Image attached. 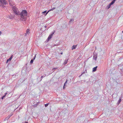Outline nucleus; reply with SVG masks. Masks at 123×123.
Wrapping results in <instances>:
<instances>
[{"label": "nucleus", "mask_w": 123, "mask_h": 123, "mask_svg": "<svg viewBox=\"0 0 123 123\" xmlns=\"http://www.w3.org/2000/svg\"><path fill=\"white\" fill-rule=\"evenodd\" d=\"M12 9L14 14L18 16V18L21 20L25 21L26 19L27 12L26 10H24L21 12H20L16 6L12 7Z\"/></svg>", "instance_id": "f257e3e1"}, {"label": "nucleus", "mask_w": 123, "mask_h": 123, "mask_svg": "<svg viewBox=\"0 0 123 123\" xmlns=\"http://www.w3.org/2000/svg\"><path fill=\"white\" fill-rule=\"evenodd\" d=\"M8 1L9 3L11 6H12L15 4L14 2L12 0H7Z\"/></svg>", "instance_id": "f03ea898"}, {"label": "nucleus", "mask_w": 123, "mask_h": 123, "mask_svg": "<svg viewBox=\"0 0 123 123\" xmlns=\"http://www.w3.org/2000/svg\"><path fill=\"white\" fill-rule=\"evenodd\" d=\"M1 3L3 5H6L7 4V2L6 0H0Z\"/></svg>", "instance_id": "7ed1b4c3"}, {"label": "nucleus", "mask_w": 123, "mask_h": 123, "mask_svg": "<svg viewBox=\"0 0 123 123\" xmlns=\"http://www.w3.org/2000/svg\"><path fill=\"white\" fill-rule=\"evenodd\" d=\"M8 18L10 19H13L14 18H15V16L14 14L13 15H12L11 14H10V15H9L8 16Z\"/></svg>", "instance_id": "20e7f679"}, {"label": "nucleus", "mask_w": 123, "mask_h": 123, "mask_svg": "<svg viewBox=\"0 0 123 123\" xmlns=\"http://www.w3.org/2000/svg\"><path fill=\"white\" fill-rule=\"evenodd\" d=\"M13 55H11L10 57L6 61V63H7L9 61L10 62L11 60L12 59V58Z\"/></svg>", "instance_id": "39448f33"}, {"label": "nucleus", "mask_w": 123, "mask_h": 123, "mask_svg": "<svg viewBox=\"0 0 123 123\" xmlns=\"http://www.w3.org/2000/svg\"><path fill=\"white\" fill-rule=\"evenodd\" d=\"M74 21V19L72 18L70 19V21L69 22V24L73 23Z\"/></svg>", "instance_id": "423d86ee"}, {"label": "nucleus", "mask_w": 123, "mask_h": 123, "mask_svg": "<svg viewBox=\"0 0 123 123\" xmlns=\"http://www.w3.org/2000/svg\"><path fill=\"white\" fill-rule=\"evenodd\" d=\"M98 67L96 66L95 67L93 68L92 69V71L95 72L97 70V68Z\"/></svg>", "instance_id": "0eeeda50"}, {"label": "nucleus", "mask_w": 123, "mask_h": 123, "mask_svg": "<svg viewBox=\"0 0 123 123\" xmlns=\"http://www.w3.org/2000/svg\"><path fill=\"white\" fill-rule=\"evenodd\" d=\"M29 30L28 29L26 31V33H25V36H26L27 34H28L29 33Z\"/></svg>", "instance_id": "6e6552de"}, {"label": "nucleus", "mask_w": 123, "mask_h": 123, "mask_svg": "<svg viewBox=\"0 0 123 123\" xmlns=\"http://www.w3.org/2000/svg\"><path fill=\"white\" fill-rule=\"evenodd\" d=\"M68 59H66L64 61V63H63V64L64 65H65L66 64H67L68 62Z\"/></svg>", "instance_id": "1a4fd4ad"}, {"label": "nucleus", "mask_w": 123, "mask_h": 123, "mask_svg": "<svg viewBox=\"0 0 123 123\" xmlns=\"http://www.w3.org/2000/svg\"><path fill=\"white\" fill-rule=\"evenodd\" d=\"M55 9V7H53V8H52L50 10H49L47 12L46 14V15L48 13V12L49 11H53Z\"/></svg>", "instance_id": "9d476101"}, {"label": "nucleus", "mask_w": 123, "mask_h": 123, "mask_svg": "<svg viewBox=\"0 0 123 123\" xmlns=\"http://www.w3.org/2000/svg\"><path fill=\"white\" fill-rule=\"evenodd\" d=\"M77 46V45H73L72 46V50H73L74 49H75L76 48Z\"/></svg>", "instance_id": "9b49d317"}, {"label": "nucleus", "mask_w": 123, "mask_h": 123, "mask_svg": "<svg viewBox=\"0 0 123 123\" xmlns=\"http://www.w3.org/2000/svg\"><path fill=\"white\" fill-rule=\"evenodd\" d=\"M116 0H113L110 3V4L111 5H112L114 4Z\"/></svg>", "instance_id": "f8f14e48"}, {"label": "nucleus", "mask_w": 123, "mask_h": 123, "mask_svg": "<svg viewBox=\"0 0 123 123\" xmlns=\"http://www.w3.org/2000/svg\"><path fill=\"white\" fill-rule=\"evenodd\" d=\"M52 37L51 36L49 35L48 38L47 40L49 41V40L52 38Z\"/></svg>", "instance_id": "ddd939ff"}, {"label": "nucleus", "mask_w": 123, "mask_h": 123, "mask_svg": "<svg viewBox=\"0 0 123 123\" xmlns=\"http://www.w3.org/2000/svg\"><path fill=\"white\" fill-rule=\"evenodd\" d=\"M67 82H68V80H67L65 82L64 84V86H63V89H64V88H65V86H66V85L67 83Z\"/></svg>", "instance_id": "4468645a"}, {"label": "nucleus", "mask_w": 123, "mask_h": 123, "mask_svg": "<svg viewBox=\"0 0 123 123\" xmlns=\"http://www.w3.org/2000/svg\"><path fill=\"white\" fill-rule=\"evenodd\" d=\"M121 101V98H120L118 102V105L120 103Z\"/></svg>", "instance_id": "2eb2a0df"}, {"label": "nucleus", "mask_w": 123, "mask_h": 123, "mask_svg": "<svg viewBox=\"0 0 123 123\" xmlns=\"http://www.w3.org/2000/svg\"><path fill=\"white\" fill-rule=\"evenodd\" d=\"M97 56H93V59L95 60H96L97 59Z\"/></svg>", "instance_id": "dca6fc26"}, {"label": "nucleus", "mask_w": 123, "mask_h": 123, "mask_svg": "<svg viewBox=\"0 0 123 123\" xmlns=\"http://www.w3.org/2000/svg\"><path fill=\"white\" fill-rule=\"evenodd\" d=\"M34 60L32 59H31L30 61V63L31 64L32 63H33V62Z\"/></svg>", "instance_id": "f3484780"}, {"label": "nucleus", "mask_w": 123, "mask_h": 123, "mask_svg": "<svg viewBox=\"0 0 123 123\" xmlns=\"http://www.w3.org/2000/svg\"><path fill=\"white\" fill-rule=\"evenodd\" d=\"M49 104V103L45 105V106L46 107L48 106Z\"/></svg>", "instance_id": "a211bd4d"}, {"label": "nucleus", "mask_w": 123, "mask_h": 123, "mask_svg": "<svg viewBox=\"0 0 123 123\" xmlns=\"http://www.w3.org/2000/svg\"><path fill=\"white\" fill-rule=\"evenodd\" d=\"M111 5L110 4L109 5L107 6L108 8H109L110 7Z\"/></svg>", "instance_id": "6ab92c4d"}, {"label": "nucleus", "mask_w": 123, "mask_h": 123, "mask_svg": "<svg viewBox=\"0 0 123 123\" xmlns=\"http://www.w3.org/2000/svg\"><path fill=\"white\" fill-rule=\"evenodd\" d=\"M6 95H3L1 98V99H3L5 97Z\"/></svg>", "instance_id": "aec40b11"}, {"label": "nucleus", "mask_w": 123, "mask_h": 123, "mask_svg": "<svg viewBox=\"0 0 123 123\" xmlns=\"http://www.w3.org/2000/svg\"><path fill=\"white\" fill-rule=\"evenodd\" d=\"M55 33V31H54V32H52V33L50 35L52 37L53 34H54Z\"/></svg>", "instance_id": "412c9836"}, {"label": "nucleus", "mask_w": 123, "mask_h": 123, "mask_svg": "<svg viewBox=\"0 0 123 123\" xmlns=\"http://www.w3.org/2000/svg\"><path fill=\"white\" fill-rule=\"evenodd\" d=\"M54 72V71H53V72H52L51 73H49V74H48L46 75H49V74H52L53 72ZM45 75H46V74H45Z\"/></svg>", "instance_id": "4be33fe9"}, {"label": "nucleus", "mask_w": 123, "mask_h": 123, "mask_svg": "<svg viewBox=\"0 0 123 123\" xmlns=\"http://www.w3.org/2000/svg\"><path fill=\"white\" fill-rule=\"evenodd\" d=\"M47 13V12L46 11H45L43 12V13H44V14L45 13H46V14Z\"/></svg>", "instance_id": "5701e85b"}, {"label": "nucleus", "mask_w": 123, "mask_h": 123, "mask_svg": "<svg viewBox=\"0 0 123 123\" xmlns=\"http://www.w3.org/2000/svg\"><path fill=\"white\" fill-rule=\"evenodd\" d=\"M36 55H35V56L34 57L33 59V60H34L36 58Z\"/></svg>", "instance_id": "b1692460"}, {"label": "nucleus", "mask_w": 123, "mask_h": 123, "mask_svg": "<svg viewBox=\"0 0 123 123\" xmlns=\"http://www.w3.org/2000/svg\"><path fill=\"white\" fill-rule=\"evenodd\" d=\"M12 115H9L8 117H8V119L9 118L12 116Z\"/></svg>", "instance_id": "393cba45"}, {"label": "nucleus", "mask_w": 123, "mask_h": 123, "mask_svg": "<svg viewBox=\"0 0 123 123\" xmlns=\"http://www.w3.org/2000/svg\"><path fill=\"white\" fill-rule=\"evenodd\" d=\"M57 68H53V69H52V70H55V69H57Z\"/></svg>", "instance_id": "a878e982"}, {"label": "nucleus", "mask_w": 123, "mask_h": 123, "mask_svg": "<svg viewBox=\"0 0 123 123\" xmlns=\"http://www.w3.org/2000/svg\"><path fill=\"white\" fill-rule=\"evenodd\" d=\"M38 105L37 104H36L34 105V106L35 107H36Z\"/></svg>", "instance_id": "bb28decb"}, {"label": "nucleus", "mask_w": 123, "mask_h": 123, "mask_svg": "<svg viewBox=\"0 0 123 123\" xmlns=\"http://www.w3.org/2000/svg\"><path fill=\"white\" fill-rule=\"evenodd\" d=\"M84 73V72H83V73H82L80 75V76H79L80 77L81 76L82 74Z\"/></svg>", "instance_id": "cd10ccee"}, {"label": "nucleus", "mask_w": 123, "mask_h": 123, "mask_svg": "<svg viewBox=\"0 0 123 123\" xmlns=\"http://www.w3.org/2000/svg\"><path fill=\"white\" fill-rule=\"evenodd\" d=\"M7 92H6V93L5 94V95H6V94H7Z\"/></svg>", "instance_id": "c85d7f7f"}, {"label": "nucleus", "mask_w": 123, "mask_h": 123, "mask_svg": "<svg viewBox=\"0 0 123 123\" xmlns=\"http://www.w3.org/2000/svg\"><path fill=\"white\" fill-rule=\"evenodd\" d=\"M43 77V76H42L41 77V80L42 79V78Z\"/></svg>", "instance_id": "c756f323"}, {"label": "nucleus", "mask_w": 123, "mask_h": 123, "mask_svg": "<svg viewBox=\"0 0 123 123\" xmlns=\"http://www.w3.org/2000/svg\"><path fill=\"white\" fill-rule=\"evenodd\" d=\"M2 33L1 32V31H0V35Z\"/></svg>", "instance_id": "7c9ffc66"}, {"label": "nucleus", "mask_w": 123, "mask_h": 123, "mask_svg": "<svg viewBox=\"0 0 123 123\" xmlns=\"http://www.w3.org/2000/svg\"><path fill=\"white\" fill-rule=\"evenodd\" d=\"M2 7H3V8H4V7H5V6H2Z\"/></svg>", "instance_id": "2f4dec72"}, {"label": "nucleus", "mask_w": 123, "mask_h": 123, "mask_svg": "<svg viewBox=\"0 0 123 123\" xmlns=\"http://www.w3.org/2000/svg\"><path fill=\"white\" fill-rule=\"evenodd\" d=\"M46 26H44V27H45V28H46Z\"/></svg>", "instance_id": "473e14b6"}, {"label": "nucleus", "mask_w": 123, "mask_h": 123, "mask_svg": "<svg viewBox=\"0 0 123 123\" xmlns=\"http://www.w3.org/2000/svg\"><path fill=\"white\" fill-rule=\"evenodd\" d=\"M62 54H63V53L62 52V53H61V54L62 55Z\"/></svg>", "instance_id": "72a5a7b5"}, {"label": "nucleus", "mask_w": 123, "mask_h": 123, "mask_svg": "<svg viewBox=\"0 0 123 123\" xmlns=\"http://www.w3.org/2000/svg\"><path fill=\"white\" fill-rule=\"evenodd\" d=\"M122 32L123 33V31H122Z\"/></svg>", "instance_id": "f704fd0d"}]
</instances>
